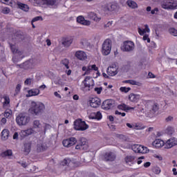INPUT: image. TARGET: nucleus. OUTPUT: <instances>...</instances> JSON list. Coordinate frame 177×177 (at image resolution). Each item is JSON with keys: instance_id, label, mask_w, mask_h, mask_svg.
I'll return each mask as SVG.
<instances>
[{"instance_id": "obj_1", "label": "nucleus", "mask_w": 177, "mask_h": 177, "mask_svg": "<svg viewBox=\"0 0 177 177\" xmlns=\"http://www.w3.org/2000/svg\"><path fill=\"white\" fill-rule=\"evenodd\" d=\"M45 111V104L39 102H32L30 108L28 109V112L32 115H41Z\"/></svg>"}, {"instance_id": "obj_2", "label": "nucleus", "mask_w": 177, "mask_h": 177, "mask_svg": "<svg viewBox=\"0 0 177 177\" xmlns=\"http://www.w3.org/2000/svg\"><path fill=\"white\" fill-rule=\"evenodd\" d=\"M139 111H141V113H145V117L153 118V117L156 115V112L158 111V105L153 104L151 106L146 107L145 109L139 108Z\"/></svg>"}, {"instance_id": "obj_3", "label": "nucleus", "mask_w": 177, "mask_h": 177, "mask_svg": "<svg viewBox=\"0 0 177 177\" xmlns=\"http://www.w3.org/2000/svg\"><path fill=\"white\" fill-rule=\"evenodd\" d=\"M93 86H95V81L92 77L87 76L82 82L81 89L84 91V92H86L91 91Z\"/></svg>"}, {"instance_id": "obj_4", "label": "nucleus", "mask_w": 177, "mask_h": 177, "mask_svg": "<svg viewBox=\"0 0 177 177\" xmlns=\"http://www.w3.org/2000/svg\"><path fill=\"white\" fill-rule=\"evenodd\" d=\"M30 121L31 118L27 113H20L16 118V122L19 127H26Z\"/></svg>"}, {"instance_id": "obj_5", "label": "nucleus", "mask_w": 177, "mask_h": 177, "mask_svg": "<svg viewBox=\"0 0 177 177\" xmlns=\"http://www.w3.org/2000/svg\"><path fill=\"white\" fill-rule=\"evenodd\" d=\"M161 6L162 9L166 10H174L177 9V1L176 0H163Z\"/></svg>"}, {"instance_id": "obj_6", "label": "nucleus", "mask_w": 177, "mask_h": 177, "mask_svg": "<svg viewBox=\"0 0 177 177\" xmlns=\"http://www.w3.org/2000/svg\"><path fill=\"white\" fill-rule=\"evenodd\" d=\"M112 43L111 40L107 39L104 40L102 45L101 52L104 56H109V54L111 52Z\"/></svg>"}, {"instance_id": "obj_7", "label": "nucleus", "mask_w": 177, "mask_h": 177, "mask_svg": "<svg viewBox=\"0 0 177 177\" xmlns=\"http://www.w3.org/2000/svg\"><path fill=\"white\" fill-rule=\"evenodd\" d=\"M145 28H138V34L140 35H144L142 37L143 41H147L148 44H150V38L149 37V34H150V28L149 25H145Z\"/></svg>"}, {"instance_id": "obj_8", "label": "nucleus", "mask_w": 177, "mask_h": 177, "mask_svg": "<svg viewBox=\"0 0 177 177\" xmlns=\"http://www.w3.org/2000/svg\"><path fill=\"white\" fill-rule=\"evenodd\" d=\"M74 128L75 131H86L89 126L85 122V121H82L80 119L76 120L74 122Z\"/></svg>"}, {"instance_id": "obj_9", "label": "nucleus", "mask_w": 177, "mask_h": 177, "mask_svg": "<svg viewBox=\"0 0 177 177\" xmlns=\"http://www.w3.org/2000/svg\"><path fill=\"white\" fill-rule=\"evenodd\" d=\"M132 150L135 153H140L141 154H147L150 151L149 148L140 145H133L132 146Z\"/></svg>"}, {"instance_id": "obj_10", "label": "nucleus", "mask_w": 177, "mask_h": 177, "mask_svg": "<svg viewBox=\"0 0 177 177\" xmlns=\"http://www.w3.org/2000/svg\"><path fill=\"white\" fill-rule=\"evenodd\" d=\"M76 150H88V144H86V138H80L75 147Z\"/></svg>"}, {"instance_id": "obj_11", "label": "nucleus", "mask_w": 177, "mask_h": 177, "mask_svg": "<svg viewBox=\"0 0 177 177\" xmlns=\"http://www.w3.org/2000/svg\"><path fill=\"white\" fill-rule=\"evenodd\" d=\"M123 52H131L135 49V44L131 41H124L121 47Z\"/></svg>"}, {"instance_id": "obj_12", "label": "nucleus", "mask_w": 177, "mask_h": 177, "mask_svg": "<svg viewBox=\"0 0 177 177\" xmlns=\"http://www.w3.org/2000/svg\"><path fill=\"white\" fill-rule=\"evenodd\" d=\"M82 71H85L83 75H89L92 73V71H97L99 70V68L96 66V65H89L88 66H83L82 68Z\"/></svg>"}, {"instance_id": "obj_13", "label": "nucleus", "mask_w": 177, "mask_h": 177, "mask_svg": "<svg viewBox=\"0 0 177 177\" xmlns=\"http://www.w3.org/2000/svg\"><path fill=\"white\" fill-rule=\"evenodd\" d=\"M106 73L109 75H111V77H114V75H117V74H118V67L117 65H111L108 67Z\"/></svg>"}, {"instance_id": "obj_14", "label": "nucleus", "mask_w": 177, "mask_h": 177, "mask_svg": "<svg viewBox=\"0 0 177 177\" xmlns=\"http://www.w3.org/2000/svg\"><path fill=\"white\" fill-rule=\"evenodd\" d=\"M165 149H172L174 146H177V138H171L165 142Z\"/></svg>"}, {"instance_id": "obj_15", "label": "nucleus", "mask_w": 177, "mask_h": 177, "mask_svg": "<svg viewBox=\"0 0 177 177\" xmlns=\"http://www.w3.org/2000/svg\"><path fill=\"white\" fill-rule=\"evenodd\" d=\"M77 143V139L75 138H70L66 140H64L62 142V145L64 147H71V146H74Z\"/></svg>"}, {"instance_id": "obj_16", "label": "nucleus", "mask_w": 177, "mask_h": 177, "mask_svg": "<svg viewBox=\"0 0 177 177\" xmlns=\"http://www.w3.org/2000/svg\"><path fill=\"white\" fill-rule=\"evenodd\" d=\"M88 103L91 107H93V109H96L99 107V106H100L101 101L99 99V97H93L89 100Z\"/></svg>"}, {"instance_id": "obj_17", "label": "nucleus", "mask_w": 177, "mask_h": 177, "mask_svg": "<svg viewBox=\"0 0 177 177\" xmlns=\"http://www.w3.org/2000/svg\"><path fill=\"white\" fill-rule=\"evenodd\" d=\"M114 106V100H105L102 105V107L104 110H110Z\"/></svg>"}, {"instance_id": "obj_18", "label": "nucleus", "mask_w": 177, "mask_h": 177, "mask_svg": "<svg viewBox=\"0 0 177 177\" xmlns=\"http://www.w3.org/2000/svg\"><path fill=\"white\" fill-rule=\"evenodd\" d=\"M75 57H77V59H78L79 60H86L87 59V56H86V53L83 51V50H77L76 51L75 54Z\"/></svg>"}, {"instance_id": "obj_19", "label": "nucleus", "mask_w": 177, "mask_h": 177, "mask_svg": "<svg viewBox=\"0 0 177 177\" xmlns=\"http://www.w3.org/2000/svg\"><path fill=\"white\" fill-rule=\"evenodd\" d=\"M10 48L11 49V52L14 55H17L18 56H21L23 55V51L20 50L15 44H10Z\"/></svg>"}, {"instance_id": "obj_20", "label": "nucleus", "mask_w": 177, "mask_h": 177, "mask_svg": "<svg viewBox=\"0 0 177 177\" xmlns=\"http://www.w3.org/2000/svg\"><path fill=\"white\" fill-rule=\"evenodd\" d=\"M34 129H28L26 130H22L19 133V135L21 138H26V136H30V135H32L34 133Z\"/></svg>"}, {"instance_id": "obj_21", "label": "nucleus", "mask_w": 177, "mask_h": 177, "mask_svg": "<svg viewBox=\"0 0 177 177\" xmlns=\"http://www.w3.org/2000/svg\"><path fill=\"white\" fill-rule=\"evenodd\" d=\"M40 91L38 88H32L28 91V93L26 94V97H31V96H38L40 93Z\"/></svg>"}, {"instance_id": "obj_22", "label": "nucleus", "mask_w": 177, "mask_h": 177, "mask_svg": "<svg viewBox=\"0 0 177 177\" xmlns=\"http://www.w3.org/2000/svg\"><path fill=\"white\" fill-rule=\"evenodd\" d=\"M62 44L65 46V48H68V46L73 44V37H68L63 38Z\"/></svg>"}, {"instance_id": "obj_23", "label": "nucleus", "mask_w": 177, "mask_h": 177, "mask_svg": "<svg viewBox=\"0 0 177 177\" xmlns=\"http://www.w3.org/2000/svg\"><path fill=\"white\" fill-rule=\"evenodd\" d=\"M87 17L97 22H99L100 20H102V17L97 16V15H96L95 12H88L87 14Z\"/></svg>"}, {"instance_id": "obj_24", "label": "nucleus", "mask_w": 177, "mask_h": 177, "mask_svg": "<svg viewBox=\"0 0 177 177\" xmlns=\"http://www.w3.org/2000/svg\"><path fill=\"white\" fill-rule=\"evenodd\" d=\"M129 100H130V102H133V103H138V102H139V100H140V95L131 93L129 95Z\"/></svg>"}, {"instance_id": "obj_25", "label": "nucleus", "mask_w": 177, "mask_h": 177, "mask_svg": "<svg viewBox=\"0 0 177 177\" xmlns=\"http://www.w3.org/2000/svg\"><path fill=\"white\" fill-rule=\"evenodd\" d=\"M165 145V142L162 140L156 139L152 142V146L156 147V149H160V147H162Z\"/></svg>"}, {"instance_id": "obj_26", "label": "nucleus", "mask_w": 177, "mask_h": 177, "mask_svg": "<svg viewBox=\"0 0 177 177\" xmlns=\"http://www.w3.org/2000/svg\"><path fill=\"white\" fill-rule=\"evenodd\" d=\"M77 21L83 26H91V21L86 20L82 16L78 17L77 18Z\"/></svg>"}, {"instance_id": "obj_27", "label": "nucleus", "mask_w": 177, "mask_h": 177, "mask_svg": "<svg viewBox=\"0 0 177 177\" xmlns=\"http://www.w3.org/2000/svg\"><path fill=\"white\" fill-rule=\"evenodd\" d=\"M118 110H122V111H129V110H135V107H129L125 104H120L118 105Z\"/></svg>"}, {"instance_id": "obj_28", "label": "nucleus", "mask_w": 177, "mask_h": 177, "mask_svg": "<svg viewBox=\"0 0 177 177\" xmlns=\"http://www.w3.org/2000/svg\"><path fill=\"white\" fill-rule=\"evenodd\" d=\"M90 120H102V113L100 112H93L89 115Z\"/></svg>"}, {"instance_id": "obj_29", "label": "nucleus", "mask_w": 177, "mask_h": 177, "mask_svg": "<svg viewBox=\"0 0 177 177\" xmlns=\"http://www.w3.org/2000/svg\"><path fill=\"white\" fill-rule=\"evenodd\" d=\"M118 9V4L117 3H113L111 6H105V12H114L115 10H117Z\"/></svg>"}, {"instance_id": "obj_30", "label": "nucleus", "mask_w": 177, "mask_h": 177, "mask_svg": "<svg viewBox=\"0 0 177 177\" xmlns=\"http://www.w3.org/2000/svg\"><path fill=\"white\" fill-rule=\"evenodd\" d=\"M25 37L23 32H18L15 36L14 42H21L24 39Z\"/></svg>"}, {"instance_id": "obj_31", "label": "nucleus", "mask_w": 177, "mask_h": 177, "mask_svg": "<svg viewBox=\"0 0 177 177\" xmlns=\"http://www.w3.org/2000/svg\"><path fill=\"white\" fill-rule=\"evenodd\" d=\"M105 161H114L115 160V155L111 152L106 153L104 155Z\"/></svg>"}, {"instance_id": "obj_32", "label": "nucleus", "mask_w": 177, "mask_h": 177, "mask_svg": "<svg viewBox=\"0 0 177 177\" xmlns=\"http://www.w3.org/2000/svg\"><path fill=\"white\" fill-rule=\"evenodd\" d=\"M80 44L83 48H91L92 46V45L91 44V41L85 38L80 40Z\"/></svg>"}, {"instance_id": "obj_33", "label": "nucleus", "mask_w": 177, "mask_h": 177, "mask_svg": "<svg viewBox=\"0 0 177 177\" xmlns=\"http://www.w3.org/2000/svg\"><path fill=\"white\" fill-rule=\"evenodd\" d=\"M44 150H46V144L41 141H39L37 145V151H44Z\"/></svg>"}, {"instance_id": "obj_34", "label": "nucleus", "mask_w": 177, "mask_h": 177, "mask_svg": "<svg viewBox=\"0 0 177 177\" xmlns=\"http://www.w3.org/2000/svg\"><path fill=\"white\" fill-rule=\"evenodd\" d=\"M68 64H70V61L67 58H64L62 59L60 62V66L62 67H64V68H66L67 70L70 68V66H68Z\"/></svg>"}, {"instance_id": "obj_35", "label": "nucleus", "mask_w": 177, "mask_h": 177, "mask_svg": "<svg viewBox=\"0 0 177 177\" xmlns=\"http://www.w3.org/2000/svg\"><path fill=\"white\" fill-rule=\"evenodd\" d=\"M126 3L130 9H138V3L132 0H128Z\"/></svg>"}, {"instance_id": "obj_36", "label": "nucleus", "mask_w": 177, "mask_h": 177, "mask_svg": "<svg viewBox=\"0 0 177 177\" xmlns=\"http://www.w3.org/2000/svg\"><path fill=\"white\" fill-rule=\"evenodd\" d=\"M124 84H130V85H136L137 86H142V83H140L139 82H136L133 80H124Z\"/></svg>"}, {"instance_id": "obj_37", "label": "nucleus", "mask_w": 177, "mask_h": 177, "mask_svg": "<svg viewBox=\"0 0 177 177\" xmlns=\"http://www.w3.org/2000/svg\"><path fill=\"white\" fill-rule=\"evenodd\" d=\"M17 6L19 8V9L24 10V12H28V10L30 9V8L26 4L20 2L17 3Z\"/></svg>"}, {"instance_id": "obj_38", "label": "nucleus", "mask_w": 177, "mask_h": 177, "mask_svg": "<svg viewBox=\"0 0 177 177\" xmlns=\"http://www.w3.org/2000/svg\"><path fill=\"white\" fill-rule=\"evenodd\" d=\"M9 138V130L3 129L1 132V139L3 140H7Z\"/></svg>"}, {"instance_id": "obj_39", "label": "nucleus", "mask_w": 177, "mask_h": 177, "mask_svg": "<svg viewBox=\"0 0 177 177\" xmlns=\"http://www.w3.org/2000/svg\"><path fill=\"white\" fill-rule=\"evenodd\" d=\"M26 64L28 68H34V67H35V60L30 59L29 61L26 62Z\"/></svg>"}, {"instance_id": "obj_40", "label": "nucleus", "mask_w": 177, "mask_h": 177, "mask_svg": "<svg viewBox=\"0 0 177 177\" xmlns=\"http://www.w3.org/2000/svg\"><path fill=\"white\" fill-rule=\"evenodd\" d=\"M165 132L167 135H174V133H175V128L171 126H168L166 128Z\"/></svg>"}, {"instance_id": "obj_41", "label": "nucleus", "mask_w": 177, "mask_h": 177, "mask_svg": "<svg viewBox=\"0 0 177 177\" xmlns=\"http://www.w3.org/2000/svg\"><path fill=\"white\" fill-rule=\"evenodd\" d=\"M3 3H5V5H8L9 6H11L12 8H14L16 5V2L13 0H2Z\"/></svg>"}, {"instance_id": "obj_42", "label": "nucleus", "mask_w": 177, "mask_h": 177, "mask_svg": "<svg viewBox=\"0 0 177 177\" xmlns=\"http://www.w3.org/2000/svg\"><path fill=\"white\" fill-rule=\"evenodd\" d=\"M125 161H126L127 164H129V162H131V164H133V161H135V156H127L125 158Z\"/></svg>"}, {"instance_id": "obj_43", "label": "nucleus", "mask_w": 177, "mask_h": 177, "mask_svg": "<svg viewBox=\"0 0 177 177\" xmlns=\"http://www.w3.org/2000/svg\"><path fill=\"white\" fill-rule=\"evenodd\" d=\"M12 154H13V153L12 152V150H7L6 151H4L1 156L2 157H11Z\"/></svg>"}, {"instance_id": "obj_44", "label": "nucleus", "mask_w": 177, "mask_h": 177, "mask_svg": "<svg viewBox=\"0 0 177 177\" xmlns=\"http://www.w3.org/2000/svg\"><path fill=\"white\" fill-rule=\"evenodd\" d=\"M169 32L174 37H177V30L175 28H170Z\"/></svg>"}, {"instance_id": "obj_45", "label": "nucleus", "mask_w": 177, "mask_h": 177, "mask_svg": "<svg viewBox=\"0 0 177 177\" xmlns=\"http://www.w3.org/2000/svg\"><path fill=\"white\" fill-rule=\"evenodd\" d=\"M4 117H6V118H9V117H12V110L10 109L6 110L4 113Z\"/></svg>"}, {"instance_id": "obj_46", "label": "nucleus", "mask_w": 177, "mask_h": 177, "mask_svg": "<svg viewBox=\"0 0 177 177\" xmlns=\"http://www.w3.org/2000/svg\"><path fill=\"white\" fill-rule=\"evenodd\" d=\"M33 128H41V122L39 120H35L33 122Z\"/></svg>"}, {"instance_id": "obj_47", "label": "nucleus", "mask_w": 177, "mask_h": 177, "mask_svg": "<svg viewBox=\"0 0 177 177\" xmlns=\"http://www.w3.org/2000/svg\"><path fill=\"white\" fill-rule=\"evenodd\" d=\"M3 99L4 104H9V103H10V99L8 95H4L3 97Z\"/></svg>"}, {"instance_id": "obj_48", "label": "nucleus", "mask_w": 177, "mask_h": 177, "mask_svg": "<svg viewBox=\"0 0 177 177\" xmlns=\"http://www.w3.org/2000/svg\"><path fill=\"white\" fill-rule=\"evenodd\" d=\"M57 0H44L45 4L53 6L56 3Z\"/></svg>"}, {"instance_id": "obj_49", "label": "nucleus", "mask_w": 177, "mask_h": 177, "mask_svg": "<svg viewBox=\"0 0 177 177\" xmlns=\"http://www.w3.org/2000/svg\"><path fill=\"white\" fill-rule=\"evenodd\" d=\"M24 150L26 151V153H30V149H31V146L30 145V144L26 143L24 145Z\"/></svg>"}, {"instance_id": "obj_50", "label": "nucleus", "mask_w": 177, "mask_h": 177, "mask_svg": "<svg viewBox=\"0 0 177 177\" xmlns=\"http://www.w3.org/2000/svg\"><path fill=\"white\" fill-rule=\"evenodd\" d=\"M2 13H3L4 15H8L10 13V9L8 7L3 8L2 9Z\"/></svg>"}, {"instance_id": "obj_51", "label": "nucleus", "mask_w": 177, "mask_h": 177, "mask_svg": "<svg viewBox=\"0 0 177 177\" xmlns=\"http://www.w3.org/2000/svg\"><path fill=\"white\" fill-rule=\"evenodd\" d=\"M120 90L121 92H124V93H127L129 91H131L130 87H120Z\"/></svg>"}, {"instance_id": "obj_52", "label": "nucleus", "mask_w": 177, "mask_h": 177, "mask_svg": "<svg viewBox=\"0 0 177 177\" xmlns=\"http://www.w3.org/2000/svg\"><path fill=\"white\" fill-rule=\"evenodd\" d=\"M73 162H74L71 161L70 159H64V164L65 165H70L73 164Z\"/></svg>"}, {"instance_id": "obj_53", "label": "nucleus", "mask_w": 177, "mask_h": 177, "mask_svg": "<svg viewBox=\"0 0 177 177\" xmlns=\"http://www.w3.org/2000/svg\"><path fill=\"white\" fill-rule=\"evenodd\" d=\"M94 91H95L98 95H100V93H102V91H103V88H102V87H97V88H95Z\"/></svg>"}, {"instance_id": "obj_54", "label": "nucleus", "mask_w": 177, "mask_h": 177, "mask_svg": "<svg viewBox=\"0 0 177 177\" xmlns=\"http://www.w3.org/2000/svg\"><path fill=\"white\" fill-rule=\"evenodd\" d=\"M31 82H32V79L28 78L24 82V85H31Z\"/></svg>"}, {"instance_id": "obj_55", "label": "nucleus", "mask_w": 177, "mask_h": 177, "mask_svg": "<svg viewBox=\"0 0 177 177\" xmlns=\"http://www.w3.org/2000/svg\"><path fill=\"white\" fill-rule=\"evenodd\" d=\"M165 121L166 122H172V121H174V117L169 115L165 118Z\"/></svg>"}, {"instance_id": "obj_56", "label": "nucleus", "mask_w": 177, "mask_h": 177, "mask_svg": "<svg viewBox=\"0 0 177 177\" xmlns=\"http://www.w3.org/2000/svg\"><path fill=\"white\" fill-rule=\"evenodd\" d=\"M142 160H145V156H141V157L138 158V161H137V163L138 165H140V164H142L143 162Z\"/></svg>"}, {"instance_id": "obj_57", "label": "nucleus", "mask_w": 177, "mask_h": 177, "mask_svg": "<svg viewBox=\"0 0 177 177\" xmlns=\"http://www.w3.org/2000/svg\"><path fill=\"white\" fill-rule=\"evenodd\" d=\"M115 114L116 115H121V117H125V115H127V114L125 113H121V112H120L118 111H115Z\"/></svg>"}, {"instance_id": "obj_58", "label": "nucleus", "mask_w": 177, "mask_h": 177, "mask_svg": "<svg viewBox=\"0 0 177 177\" xmlns=\"http://www.w3.org/2000/svg\"><path fill=\"white\" fill-rule=\"evenodd\" d=\"M20 89H21V84H18L15 88L16 93H19V92H20Z\"/></svg>"}, {"instance_id": "obj_59", "label": "nucleus", "mask_w": 177, "mask_h": 177, "mask_svg": "<svg viewBox=\"0 0 177 177\" xmlns=\"http://www.w3.org/2000/svg\"><path fill=\"white\" fill-rule=\"evenodd\" d=\"M158 13V8H155L153 10H151V15H157Z\"/></svg>"}, {"instance_id": "obj_60", "label": "nucleus", "mask_w": 177, "mask_h": 177, "mask_svg": "<svg viewBox=\"0 0 177 177\" xmlns=\"http://www.w3.org/2000/svg\"><path fill=\"white\" fill-rule=\"evenodd\" d=\"M37 5H45V0H36Z\"/></svg>"}, {"instance_id": "obj_61", "label": "nucleus", "mask_w": 177, "mask_h": 177, "mask_svg": "<svg viewBox=\"0 0 177 177\" xmlns=\"http://www.w3.org/2000/svg\"><path fill=\"white\" fill-rule=\"evenodd\" d=\"M39 20H42V17H36L32 20V21L34 23V21H38Z\"/></svg>"}, {"instance_id": "obj_62", "label": "nucleus", "mask_w": 177, "mask_h": 177, "mask_svg": "<svg viewBox=\"0 0 177 177\" xmlns=\"http://www.w3.org/2000/svg\"><path fill=\"white\" fill-rule=\"evenodd\" d=\"M113 26V21H109L106 24L104 25L105 28H108L109 27H111Z\"/></svg>"}, {"instance_id": "obj_63", "label": "nucleus", "mask_w": 177, "mask_h": 177, "mask_svg": "<svg viewBox=\"0 0 177 177\" xmlns=\"http://www.w3.org/2000/svg\"><path fill=\"white\" fill-rule=\"evenodd\" d=\"M156 77V75L153 73H151V72H149L148 73V78H155Z\"/></svg>"}, {"instance_id": "obj_64", "label": "nucleus", "mask_w": 177, "mask_h": 177, "mask_svg": "<svg viewBox=\"0 0 177 177\" xmlns=\"http://www.w3.org/2000/svg\"><path fill=\"white\" fill-rule=\"evenodd\" d=\"M133 129H140V127L138 124H133Z\"/></svg>"}]
</instances>
